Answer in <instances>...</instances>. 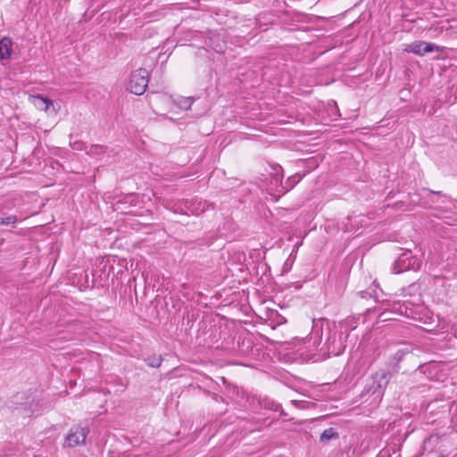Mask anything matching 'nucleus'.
Instances as JSON below:
<instances>
[{
  "instance_id": "obj_11",
  "label": "nucleus",
  "mask_w": 457,
  "mask_h": 457,
  "mask_svg": "<svg viewBox=\"0 0 457 457\" xmlns=\"http://www.w3.org/2000/svg\"><path fill=\"white\" fill-rule=\"evenodd\" d=\"M105 150L106 148L104 145H95L90 146L89 150L87 151V154L94 156H99L104 154Z\"/></svg>"
},
{
  "instance_id": "obj_4",
  "label": "nucleus",
  "mask_w": 457,
  "mask_h": 457,
  "mask_svg": "<svg viewBox=\"0 0 457 457\" xmlns=\"http://www.w3.org/2000/svg\"><path fill=\"white\" fill-rule=\"evenodd\" d=\"M87 428L80 426L73 427L70 429L66 436L65 443L69 447H75L85 443L87 436Z\"/></svg>"
},
{
  "instance_id": "obj_2",
  "label": "nucleus",
  "mask_w": 457,
  "mask_h": 457,
  "mask_svg": "<svg viewBox=\"0 0 457 457\" xmlns=\"http://www.w3.org/2000/svg\"><path fill=\"white\" fill-rule=\"evenodd\" d=\"M420 267L419 260L411 252H405L395 261L393 270L395 273H401L408 270H418Z\"/></svg>"
},
{
  "instance_id": "obj_12",
  "label": "nucleus",
  "mask_w": 457,
  "mask_h": 457,
  "mask_svg": "<svg viewBox=\"0 0 457 457\" xmlns=\"http://www.w3.org/2000/svg\"><path fill=\"white\" fill-rule=\"evenodd\" d=\"M392 308L395 312H399L402 315L409 316L408 307L404 304H401L399 302H395Z\"/></svg>"
},
{
  "instance_id": "obj_5",
  "label": "nucleus",
  "mask_w": 457,
  "mask_h": 457,
  "mask_svg": "<svg viewBox=\"0 0 457 457\" xmlns=\"http://www.w3.org/2000/svg\"><path fill=\"white\" fill-rule=\"evenodd\" d=\"M321 341V337L320 336L319 329H313L311 333V337L309 338H304L303 340V347L305 351L303 352V353H307L312 354L313 352H315Z\"/></svg>"
},
{
  "instance_id": "obj_8",
  "label": "nucleus",
  "mask_w": 457,
  "mask_h": 457,
  "mask_svg": "<svg viewBox=\"0 0 457 457\" xmlns=\"http://www.w3.org/2000/svg\"><path fill=\"white\" fill-rule=\"evenodd\" d=\"M194 99L192 97L179 96L174 100L175 104L181 110L187 111L190 109L193 104Z\"/></svg>"
},
{
  "instance_id": "obj_17",
  "label": "nucleus",
  "mask_w": 457,
  "mask_h": 457,
  "mask_svg": "<svg viewBox=\"0 0 457 457\" xmlns=\"http://www.w3.org/2000/svg\"><path fill=\"white\" fill-rule=\"evenodd\" d=\"M294 182H298L301 179V177L295 176L293 177Z\"/></svg>"
},
{
  "instance_id": "obj_15",
  "label": "nucleus",
  "mask_w": 457,
  "mask_h": 457,
  "mask_svg": "<svg viewBox=\"0 0 457 457\" xmlns=\"http://www.w3.org/2000/svg\"><path fill=\"white\" fill-rule=\"evenodd\" d=\"M17 221V218L15 215H10L5 218H0L1 225H14Z\"/></svg>"
},
{
  "instance_id": "obj_1",
  "label": "nucleus",
  "mask_w": 457,
  "mask_h": 457,
  "mask_svg": "<svg viewBox=\"0 0 457 457\" xmlns=\"http://www.w3.org/2000/svg\"><path fill=\"white\" fill-rule=\"evenodd\" d=\"M148 85V71L140 68L133 71L130 75L128 88L137 96L143 95Z\"/></svg>"
},
{
  "instance_id": "obj_10",
  "label": "nucleus",
  "mask_w": 457,
  "mask_h": 457,
  "mask_svg": "<svg viewBox=\"0 0 457 457\" xmlns=\"http://www.w3.org/2000/svg\"><path fill=\"white\" fill-rule=\"evenodd\" d=\"M337 437H338V433L336 431V429L334 428H328L321 433V435L320 436V440L321 442H327L330 439H334V438H337Z\"/></svg>"
},
{
  "instance_id": "obj_13",
  "label": "nucleus",
  "mask_w": 457,
  "mask_h": 457,
  "mask_svg": "<svg viewBox=\"0 0 457 457\" xmlns=\"http://www.w3.org/2000/svg\"><path fill=\"white\" fill-rule=\"evenodd\" d=\"M339 326L341 330L344 328H347L348 327L351 328H354L356 326V320L354 318L349 317L343 320L342 322H340Z\"/></svg>"
},
{
  "instance_id": "obj_18",
  "label": "nucleus",
  "mask_w": 457,
  "mask_h": 457,
  "mask_svg": "<svg viewBox=\"0 0 457 457\" xmlns=\"http://www.w3.org/2000/svg\"><path fill=\"white\" fill-rule=\"evenodd\" d=\"M386 374L385 372L381 373V378H386Z\"/></svg>"
},
{
  "instance_id": "obj_16",
  "label": "nucleus",
  "mask_w": 457,
  "mask_h": 457,
  "mask_svg": "<svg viewBox=\"0 0 457 457\" xmlns=\"http://www.w3.org/2000/svg\"><path fill=\"white\" fill-rule=\"evenodd\" d=\"M82 145H83V144H82L81 142H74V143L72 144V148H73L74 150H81V149H82Z\"/></svg>"
},
{
  "instance_id": "obj_9",
  "label": "nucleus",
  "mask_w": 457,
  "mask_h": 457,
  "mask_svg": "<svg viewBox=\"0 0 457 457\" xmlns=\"http://www.w3.org/2000/svg\"><path fill=\"white\" fill-rule=\"evenodd\" d=\"M271 176V183L275 185V187L282 186V168L280 166H277L273 168V172L270 174Z\"/></svg>"
},
{
  "instance_id": "obj_19",
  "label": "nucleus",
  "mask_w": 457,
  "mask_h": 457,
  "mask_svg": "<svg viewBox=\"0 0 457 457\" xmlns=\"http://www.w3.org/2000/svg\"><path fill=\"white\" fill-rule=\"evenodd\" d=\"M291 187H293V185H290L288 187H287V190H288Z\"/></svg>"
},
{
  "instance_id": "obj_20",
  "label": "nucleus",
  "mask_w": 457,
  "mask_h": 457,
  "mask_svg": "<svg viewBox=\"0 0 457 457\" xmlns=\"http://www.w3.org/2000/svg\"><path fill=\"white\" fill-rule=\"evenodd\" d=\"M436 457H445V455H443V454H439V455H437Z\"/></svg>"
},
{
  "instance_id": "obj_3",
  "label": "nucleus",
  "mask_w": 457,
  "mask_h": 457,
  "mask_svg": "<svg viewBox=\"0 0 457 457\" xmlns=\"http://www.w3.org/2000/svg\"><path fill=\"white\" fill-rule=\"evenodd\" d=\"M404 51L422 56L433 51H442V48L433 43H428L425 41H416L407 45L404 48Z\"/></svg>"
},
{
  "instance_id": "obj_7",
  "label": "nucleus",
  "mask_w": 457,
  "mask_h": 457,
  "mask_svg": "<svg viewBox=\"0 0 457 457\" xmlns=\"http://www.w3.org/2000/svg\"><path fill=\"white\" fill-rule=\"evenodd\" d=\"M12 53V42L8 37L0 39V60L10 58Z\"/></svg>"
},
{
  "instance_id": "obj_6",
  "label": "nucleus",
  "mask_w": 457,
  "mask_h": 457,
  "mask_svg": "<svg viewBox=\"0 0 457 457\" xmlns=\"http://www.w3.org/2000/svg\"><path fill=\"white\" fill-rule=\"evenodd\" d=\"M31 102L36 108L41 111L47 112L53 106V101L47 97L38 96H32Z\"/></svg>"
},
{
  "instance_id": "obj_14",
  "label": "nucleus",
  "mask_w": 457,
  "mask_h": 457,
  "mask_svg": "<svg viewBox=\"0 0 457 457\" xmlns=\"http://www.w3.org/2000/svg\"><path fill=\"white\" fill-rule=\"evenodd\" d=\"M147 364L151 367H154V368H157L161 365L162 363V358L160 356H153V357H148L147 360Z\"/></svg>"
}]
</instances>
